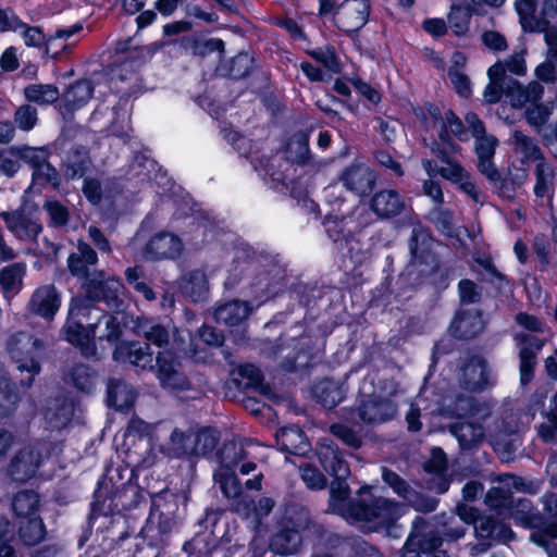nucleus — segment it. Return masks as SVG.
Returning a JSON list of instances; mask_svg holds the SVG:
<instances>
[{
  "mask_svg": "<svg viewBox=\"0 0 557 557\" xmlns=\"http://www.w3.org/2000/svg\"><path fill=\"white\" fill-rule=\"evenodd\" d=\"M127 456L133 467H150L153 462L149 444L141 437L135 444L134 449L128 450Z\"/></svg>",
  "mask_w": 557,
  "mask_h": 557,
  "instance_id": "nucleus-61",
  "label": "nucleus"
},
{
  "mask_svg": "<svg viewBox=\"0 0 557 557\" xmlns=\"http://www.w3.org/2000/svg\"><path fill=\"white\" fill-rule=\"evenodd\" d=\"M128 42H119L116 45V52L125 53L128 52V57L125 61L115 65L112 69V79H119L121 82L131 79L136 74V70L145 62L148 50L146 48L129 50Z\"/></svg>",
  "mask_w": 557,
  "mask_h": 557,
  "instance_id": "nucleus-27",
  "label": "nucleus"
},
{
  "mask_svg": "<svg viewBox=\"0 0 557 557\" xmlns=\"http://www.w3.org/2000/svg\"><path fill=\"white\" fill-rule=\"evenodd\" d=\"M458 515L462 521L473 522L476 540L488 541L494 544L496 542H509L515 537L512 530L507 524L492 517H476V510L471 507L459 506Z\"/></svg>",
  "mask_w": 557,
  "mask_h": 557,
  "instance_id": "nucleus-9",
  "label": "nucleus"
},
{
  "mask_svg": "<svg viewBox=\"0 0 557 557\" xmlns=\"http://www.w3.org/2000/svg\"><path fill=\"white\" fill-rule=\"evenodd\" d=\"M46 349L47 344L42 338L26 331H17L7 338L5 350L22 376V385L30 386L40 373Z\"/></svg>",
  "mask_w": 557,
  "mask_h": 557,
  "instance_id": "nucleus-4",
  "label": "nucleus"
},
{
  "mask_svg": "<svg viewBox=\"0 0 557 557\" xmlns=\"http://www.w3.org/2000/svg\"><path fill=\"white\" fill-rule=\"evenodd\" d=\"M483 330V321L478 311H460L450 325L451 334L460 339L476 336Z\"/></svg>",
  "mask_w": 557,
  "mask_h": 557,
  "instance_id": "nucleus-33",
  "label": "nucleus"
},
{
  "mask_svg": "<svg viewBox=\"0 0 557 557\" xmlns=\"http://www.w3.org/2000/svg\"><path fill=\"white\" fill-rule=\"evenodd\" d=\"M354 413L360 423L379 425L393 420L397 414V405L387 397L376 394H360Z\"/></svg>",
  "mask_w": 557,
  "mask_h": 557,
  "instance_id": "nucleus-6",
  "label": "nucleus"
},
{
  "mask_svg": "<svg viewBox=\"0 0 557 557\" xmlns=\"http://www.w3.org/2000/svg\"><path fill=\"white\" fill-rule=\"evenodd\" d=\"M86 295L95 302L106 301L108 305L115 304L120 283L113 278H106L103 272H99L84 284Z\"/></svg>",
  "mask_w": 557,
  "mask_h": 557,
  "instance_id": "nucleus-26",
  "label": "nucleus"
},
{
  "mask_svg": "<svg viewBox=\"0 0 557 557\" xmlns=\"http://www.w3.org/2000/svg\"><path fill=\"white\" fill-rule=\"evenodd\" d=\"M557 524H549L543 531H534L530 535V540L539 546L545 548L548 557H557Z\"/></svg>",
  "mask_w": 557,
  "mask_h": 557,
  "instance_id": "nucleus-58",
  "label": "nucleus"
},
{
  "mask_svg": "<svg viewBox=\"0 0 557 557\" xmlns=\"http://www.w3.org/2000/svg\"><path fill=\"white\" fill-rule=\"evenodd\" d=\"M91 160L85 146H73L66 153L62 169L66 180L83 177L90 169Z\"/></svg>",
  "mask_w": 557,
  "mask_h": 557,
  "instance_id": "nucleus-31",
  "label": "nucleus"
},
{
  "mask_svg": "<svg viewBox=\"0 0 557 557\" xmlns=\"http://www.w3.org/2000/svg\"><path fill=\"white\" fill-rule=\"evenodd\" d=\"M507 86L506 99L512 108L522 109L527 104L540 102L544 95V86L537 81H532L528 85H522L517 79L510 77Z\"/></svg>",
  "mask_w": 557,
  "mask_h": 557,
  "instance_id": "nucleus-24",
  "label": "nucleus"
},
{
  "mask_svg": "<svg viewBox=\"0 0 557 557\" xmlns=\"http://www.w3.org/2000/svg\"><path fill=\"white\" fill-rule=\"evenodd\" d=\"M74 406L70 400L55 399L45 411V419L51 429L60 430L72 420Z\"/></svg>",
  "mask_w": 557,
  "mask_h": 557,
  "instance_id": "nucleus-42",
  "label": "nucleus"
},
{
  "mask_svg": "<svg viewBox=\"0 0 557 557\" xmlns=\"http://www.w3.org/2000/svg\"><path fill=\"white\" fill-rule=\"evenodd\" d=\"M97 262L98 256L94 248L87 243L78 240L76 251L67 258V268L72 275L85 278L88 282L89 277L99 273L90 271V268L95 267Z\"/></svg>",
  "mask_w": 557,
  "mask_h": 557,
  "instance_id": "nucleus-25",
  "label": "nucleus"
},
{
  "mask_svg": "<svg viewBox=\"0 0 557 557\" xmlns=\"http://www.w3.org/2000/svg\"><path fill=\"white\" fill-rule=\"evenodd\" d=\"M284 157L286 161L294 164H308L312 158L309 149V135L305 132L294 134L286 143Z\"/></svg>",
  "mask_w": 557,
  "mask_h": 557,
  "instance_id": "nucleus-35",
  "label": "nucleus"
},
{
  "mask_svg": "<svg viewBox=\"0 0 557 557\" xmlns=\"http://www.w3.org/2000/svg\"><path fill=\"white\" fill-rule=\"evenodd\" d=\"M175 500H169L166 494L157 495L152 500L150 522L157 519V527L161 535H168L176 524L173 508Z\"/></svg>",
  "mask_w": 557,
  "mask_h": 557,
  "instance_id": "nucleus-30",
  "label": "nucleus"
},
{
  "mask_svg": "<svg viewBox=\"0 0 557 557\" xmlns=\"http://www.w3.org/2000/svg\"><path fill=\"white\" fill-rule=\"evenodd\" d=\"M116 361L129 362L143 370H154L153 354L147 343L127 342L121 343L113 351Z\"/></svg>",
  "mask_w": 557,
  "mask_h": 557,
  "instance_id": "nucleus-22",
  "label": "nucleus"
},
{
  "mask_svg": "<svg viewBox=\"0 0 557 557\" xmlns=\"http://www.w3.org/2000/svg\"><path fill=\"white\" fill-rule=\"evenodd\" d=\"M472 14L474 12L470 3L451 5L448 23L457 36L463 35L468 30Z\"/></svg>",
  "mask_w": 557,
  "mask_h": 557,
  "instance_id": "nucleus-53",
  "label": "nucleus"
},
{
  "mask_svg": "<svg viewBox=\"0 0 557 557\" xmlns=\"http://www.w3.org/2000/svg\"><path fill=\"white\" fill-rule=\"evenodd\" d=\"M443 539L430 521L417 517L399 557H422L442 545Z\"/></svg>",
  "mask_w": 557,
  "mask_h": 557,
  "instance_id": "nucleus-8",
  "label": "nucleus"
},
{
  "mask_svg": "<svg viewBox=\"0 0 557 557\" xmlns=\"http://www.w3.org/2000/svg\"><path fill=\"white\" fill-rule=\"evenodd\" d=\"M430 221L444 234H449L454 227V214L442 206L433 207L429 212Z\"/></svg>",
  "mask_w": 557,
  "mask_h": 557,
  "instance_id": "nucleus-63",
  "label": "nucleus"
},
{
  "mask_svg": "<svg viewBox=\"0 0 557 557\" xmlns=\"http://www.w3.org/2000/svg\"><path fill=\"white\" fill-rule=\"evenodd\" d=\"M300 515L304 520L297 523V528L284 527L272 536L270 548L273 553L278 555H292L298 552L302 542L299 529H307L311 523L306 509H301Z\"/></svg>",
  "mask_w": 557,
  "mask_h": 557,
  "instance_id": "nucleus-19",
  "label": "nucleus"
},
{
  "mask_svg": "<svg viewBox=\"0 0 557 557\" xmlns=\"http://www.w3.org/2000/svg\"><path fill=\"white\" fill-rule=\"evenodd\" d=\"M376 174L364 163H354L344 169L339 181L357 196H367L372 191L376 183Z\"/></svg>",
  "mask_w": 557,
  "mask_h": 557,
  "instance_id": "nucleus-17",
  "label": "nucleus"
},
{
  "mask_svg": "<svg viewBox=\"0 0 557 557\" xmlns=\"http://www.w3.org/2000/svg\"><path fill=\"white\" fill-rule=\"evenodd\" d=\"M512 490L536 493L533 483L525 484L522 478L506 473L499 476L498 485L493 486L486 494V503L492 508H505L512 504Z\"/></svg>",
  "mask_w": 557,
  "mask_h": 557,
  "instance_id": "nucleus-15",
  "label": "nucleus"
},
{
  "mask_svg": "<svg viewBox=\"0 0 557 557\" xmlns=\"http://www.w3.org/2000/svg\"><path fill=\"white\" fill-rule=\"evenodd\" d=\"M61 305V294L52 284L39 286L32 294L27 311L45 320H52Z\"/></svg>",
  "mask_w": 557,
  "mask_h": 557,
  "instance_id": "nucleus-18",
  "label": "nucleus"
},
{
  "mask_svg": "<svg viewBox=\"0 0 557 557\" xmlns=\"http://www.w3.org/2000/svg\"><path fill=\"white\" fill-rule=\"evenodd\" d=\"M38 121L37 109L30 104H23L18 107L14 113V122L22 131L33 129Z\"/></svg>",
  "mask_w": 557,
  "mask_h": 557,
  "instance_id": "nucleus-64",
  "label": "nucleus"
},
{
  "mask_svg": "<svg viewBox=\"0 0 557 557\" xmlns=\"http://www.w3.org/2000/svg\"><path fill=\"white\" fill-rule=\"evenodd\" d=\"M94 85L89 79H79L69 87L63 96L62 110L72 114L75 110L85 106L91 98Z\"/></svg>",
  "mask_w": 557,
  "mask_h": 557,
  "instance_id": "nucleus-34",
  "label": "nucleus"
},
{
  "mask_svg": "<svg viewBox=\"0 0 557 557\" xmlns=\"http://www.w3.org/2000/svg\"><path fill=\"white\" fill-rule=\"evenodd\" d=\"M26 263L15 262L0 271V285L7 297L16 295L23 287Z\"/></svg>",
  "mask_w": 557,
  "mask_h": 557,
  "instance_id": "nucleus-40",
  "label": "nucleus"
},
{
  "mask_svg": "<svg viewBox=\"0 0 557 557\" xmlns=\"http://www.w3.org/2000/svg\"><path fill=\"white\" fill-rule=\"evenodd\" d=\"M102 317L104 311L98 308L87 295L72 299L69 318L63 329L64 336L87 358L97 355L95 330L102 321Z\"/></svg>",
  "mask_w": 557,
  "mask_h": 557,
  "instance_id": "nucleus-2",
  "label": "nucleus"
},
{
  "mask_svg": "<svg viewBox=\"0 0 557 557\" xmlns=\"http://www.w3.org/2000/svg\"><path fill=\"white\" fill-rule=\"evenodd\" d=\"M44 460L42 449L38 443L21 446L10 458L5 473L15 482L24 483L34 478Z\"/></svg>",
  "mask_w": 557,
  "mask_h": 557,
  "instance_id": "nucleus-7",
  "label": "nucleus"
},
{
  "mask_svg": "<svg viewBox=\"0 0 557 557\" xmlns=\"http://www.w3.org/2000/svg\"><path fill=\"white\" fill-rule=\"evenodd\" d=\"M24 97L29 102L38 104H50L60 97L57 86L51 84H30L24 88Z\"/></svg>",
  "mask_w": 557,
  "mask_h": 557,
  "instance_id": "nucleus-49",
  "label": "nucleus"
},
{
  "mask_svg": "<svg viewBox=\"0 0 557 557\" xmlns=\"http://www.w3.org/2000/svg\"><path fill=\"white\" fill-rule=\"evenodd\" d=\"M182 292L193 301H201L206 298L209 286L207 276L201 270H193L182 277Z\"/></svg>",
  "mask_w": 557,
  "mask_h": 557,
  "instance_id": "nucleus-39",
  "label": "nucleus"
},
{
  "mask_svg": "<svg viewBox=\"0 0 557 557\" xmlns=\"http://www.w3.org/2000/svg\"><path fill=\"white\" fill-rule=\"evenodd\" d=\"M32 181L34 185H50L53 188H58L61 184V175L48 159L35 171H32Z\"/></svg>",
  "mask_w": 557,
  "mask_h": 557,
  "instance_id": "nucleus-57",
  "label": "nucleus"
},
{
  "mask_svg": "<svg viewBox=\"0 0 557 557\" xmlns=\"http://www.w3.org/2000/svg\"><path fill=\"white\" fill-rule=\"evenodd\" d=\"M67 379L78 391L91 393L96 387L97 373L86 364L76 363L69 370Z\"/></svg>",
  "mask_w": 557,
  "mask_h": 557,
  "instance_id": "nucleus-48",
  "label": "nucleus"
},
{
  "mask_svg": "<svg viewBox=\"0 0 557 557\" xmlns=\"http://www.w3.org/2000/svg\"><path fill=\"white\" fill-rule=\"evenodd\" d=\"M12 507L15 515L20 518L29 519L38 517L39 496L32 490H23L15 494Z\"/></svg>",
  "mask_w": 557,
  "mask_h": 557,
  "instance_id": "nucleus-45",
  "label": "nucleus"
},
{
  "mask_svg": "<svg viewBox=\"0 0 557 557\" xmlns=\"http://www.w3.org/2000/svg\"><path fill=\"white\" fill-rule=\"evenodd\" d=\"M184 249L182 239L170 232H159L150 237L141 249L147 261L177 259Z\"/></svg>",
  "mask_w": 557,
  "mask_h": 557,
  "instance_id": "nucleus-12",
  "label": "nucleus"
},
{
  "mask_svg": "<svg viewBox=\"0 0 557 557\" xmlns=\"http://www.w3.org/2000/svg\"><path fill=\"white\" fill-rule=\"evenodd\" d=\"M511 516L513 519L527 528H536L542 522V517L528 498H518L512 502Z\"/></svg>",
  "mask_w": 557,
  "mask_h": 557,
  "instance_id": "nucleus-47",
  "label": "nucleus"
},
{
  "mask_svg": "<svg viewBox=\"0 0 557 557\" xmlns=\"http://www.w3.org/2000/svg\"><path fill=\"white\" fill-rule=\"evenodd\" d=\"M50 224L55 227L65 226L70 220V210L61 201L55 199H47L44 203Z\"/></svg>",
  "mask_w": 557,
  "mask_h": 557,
  "instance_id": "nucleus-59",
  "label": "nucleus"
},
{
  "mask_svg": "<svg viewBox=\"0 0 557 557\" xmlns=\"http://www.w3.org/2000/svg\"><path fill=\"white\" fill-rule=\"evenodd\" d=\"M154 360V370L163 387L181 391L189 387V382L181 371V363L173 351H159Z\"/></svg>",
  "mask_w": 557,
  "mask_h": 557,
  "instance_id": "nucleus-14",
  "label": "nucleus"
},
{
  "mask_svg": "<svg viewBox=\"0 0 557 557\" xmlns=\"http://www.w3.org/2000/svg\"><path fill=\"white\" fill-rule=\"evenodd\" d=\"M8 231L18 240L35 242L42 231L38 218L25 208L0 213Z\"/></svg>",
  "mask_w": 557,
  "mask_h": 557,
  "instance_id": "nucleus-11",
  "label": "nucleus"
},
{
  "mask_svg": "<svg viewBox=\"0 0 557 557\" xmlns=\"http://www.w3.org/2000/svg\"><path fill=\"white\" fill-rule=\"evenodd\" d=\"M18 534L25 545L34 546L41 542L46 535V529L41 518L34 517L26 519L20 525Z\"/></svg>",
  "mask_w": 557,
  "mask_h": 557,
  "instance_id": "nucleus-52",
  "label": "nucleus"
},
{
  "mask_svg": "<svg viewBox=\"0 0 557 557\" xmlns=\"http://www.w3.org/2000/svg\"><path fill=\"white\" fill-rule=\"evenodd\" d=\"M370 209L379 219L387 220L401 214L406 209V201L396 189L386 188L372 196Z\"/></svg>",
  "mask_w": 557,
  "mask_h": 557,
  "instance_id": "nucleus-23",
  "label": "nucleus"
},
{
  "mask_svg": "<svg viewBox=\"0 0 557 557\" xmlns=\"http://www.w3.org/2000/svg\"><path fill=\"white\" fill-rule=\"evenodd\" d=\"M515 341L519 348V370L520 382L522 385L530 383L534 376V367L536 364V356L542 349L544 343L535 335L527 333H517Z\"/></svg>",
  "mask_w": 557,
  "mask_h": 557,
  "instance_id": "nucleus-16",
  "label": "nucleus"
},
{
  "mask_svg": "<svg viewBox=\"0 0 557 557\" xmlns=\"http://www.w3.org/2000/svg\"><path fill=\"white\" fill-rule=\"evenodd\" d=\"M509 143L513 152L521 157L520 161L522 164L530 162L537 163L546 159L537 140L522 131L515 129L510 136Z\"/></svg>",
  "mask_w": 557,
  "mask_h": 557,
  "instance_id": "nucleus-28",
  "label": "nucleus"
},
{
  "mask_svg": "<svg viewBox=\"0 0 557 557\" xmlns=\"http://www.w3.org/2000/svg\"><path fill=\"white\" fill-rule=\"evenodd\" d=\"M135 400L133 387L120 379L108 382V404L116 410H128Z\"/></svg>",
  "mask_w": 557,
  "mask_h": 557,
  "instance_id": "nucleus-38",
  "label": "nucleus"
},
{
  "mask_svg": "<svg viewBox=\"0 0 557 557\" xmlns=\"http://www.w3.org/2000/svg\"><path fill=\"white\" fill-rule=\"evenodd\" d=\"M21 396L8 377L0 376V420L10 418L16 411Z\"/></svg>",
  "mask_w": 557,
  "mask_h": 557,
  "instance_id": "nucleus-44",
  "label": "nucleus"
},
{
  "mask_svg": "<svg viewBox=\"0 0 557 557\" xmlns=\"http://www.w3.org/2000/svg\"><path fill=\"white\" fill-rule=\"evenodd\" d=\"M325 230L334 243L337 244L339 250H344V246L348 251L352 249L354 238L350 230H346L347 221L344 215H327L325 219Z\"/></svg>",
  "mask_w": 557,
  "mask_h": 557,
  "instance_id": "nucleus-41",
  "label": "nucleus"
},
{
  "mask_svg": "<svg viewBox=\"0 0 557 557\" xmlns=\"http://www.w3.org/2000/svg\"><path fill=\"white\" fill-rule=\"evenodd\" d=\"M459 384L469 392H480L494 383L487 361L480 356H471L460 367Z\"/></svg>",
  "mask_w": 557,
  "mask_h": 557,
  "instance_id": "nucleus-13",
  "label": "nucleus"
},
{
  "mask_svg": "<svg viewBox=\"0 0 557 557\" xmlns=\"http://www.w3.org/2000/svg\"><path fill=\"white\" fill-rule=\"evenodd\" d=\"M466 121L475 139L474 150L478 158L479 172L488 181L494 193L502 198L512 199L522 181L503 177L496 168L493 159L498 145L497 138L494 135L486 134L485 126L476 114L469 113L466 116ZM523 178H525V174L522 175L521 180Z\"/></svg>",
  "mask_w": 557,
  "mask_h": 557,
  "instance_id": "nucleus-1",
  "label": "nucleus"
},
{
  "mask_svg": "<svg viewBox=\"0 0 557 557\" xmlns=\"http://www.w3.org/2000/svg\"><path fill=\"white\" fill-rule=\"evenodd\" d=\"M495 450L500 455L505 461H510L512 455L519 447V440L517 436H506L502 433H495L492 438Z\"/></svg>",
  "mask_w": 557,
  "mask_h": 557,
  "instance_id": "nucleus-60",
  "label": "nucleus"
},
{
  "mask_svg": "<svg viewBox=\"0 0 557 557\" xmlns=\"http://www.w3.org/2000/svg\"><path fill=\"white\" fill-rule=\"evenodd\" d=\"M317 455L323 469L334 479H347L350 469L343 453L330 440H322L317 447Z\"/></svg>",
  "mask_w": 557,
  "mask_h": 557,
  "instance_id": "nucleus-21",
  "label": "nucleus"
},
{
  "mask_svg": "<svg viewBox=\"0 0 557 557\" xmlns=\"http://www.w3.org/2000/svg\"><path fill=\"white\" fill-rule=\"evenodd\" d=\"M219 443L215 431L210 429L193 433L191 455L206 456L211 454Z\"/></svg>",
  "mask_w": 557,
  "mask_h": 557,
  "instance_id": "nucleus-55",
  "label": "nucleus"
},
{
  "mask_svg": "<svg viewBox=\"0 0 557 557\" xmlns=\"http://www.w3.org/2000/svg\"><path fill=\"white\" fill-rule=\"evenodd\" d=\"M406 512V506L385 497L352 499L343 508V517L350 522H363L370 530H397L396 522Z\"/></svg>",
  "mask_w": 557,
  "mask_h": 557,
  "instance_id": "nucleus-3",
  "label": "nucleus"
},
{
  "mask_svg": "<svg viewBox=\"0 0 557 557\" xmlns=\"http://www.w3.org/2000/svg\"><path fill=\"white\" fill-rule=\"evenodd\" d=\"M278 438L282 449L290 454H304L308 447L304 432L297 428L282 429Z\"/></svg>",
  "mask_w": 557,
  "mask_h": 557,
  "instance_id": "nucleus-50",
  "label": "nucleus"
},
{
  "mask_svg": "<svg viewBox=\"0 0 557 557\" xmlns=\"http://www.w3.org/2000/svg\"><path fill=\"white\" fill-rule=\"evenodd\" d=\"M250 313L247 302L233 300L215 309L214 318L219 323L225 325H237L244 321Z\"/></svg>",
  "mask_w": 557,
  "mask_h": 557,
  "instance_id": "nucleus-43",
  "label": "nucleus"
},
{
  "mask_svg": "<svg viewBox=\"0 0 557 557\" xmlns=\"http://www.w3.org/2000/svg\"><path fill=\"white\" fill-rule=\"evenodd\" d=\"M11 153L27 163L33 171L49 159V150L46 147H30L26 145L14 146Z\"/></svg>",
  "mask_w": 557,
  "mask_h": 557,
  "instance_id": "nucleus-51",
  "label": "nucleus"
},
{
  "mask_svg": "<svg viewBox=\"0 0 557 557\" xmlns=\"http://www.w3.org/2000/svg\"><path fill=\"white\" fill-rule=\"evenodd\" d=\"M369 13V0H345L341 3L335 24L345 32H355L366 25Z\"/></svg>",
  "mask_w": 557,
  "mask_h": 557,
  "instance_id": "nucleus-20",
  "label": "nucleus"
},
{
  "mask_svg": "<svg viewBox=\"0 0 557 557\" xmlns=\"http://www.w3.org/2000/svg\"><path fill=\"white\" fill-rule=\"evenodd\" d=\"M449 432L457 438L459 446L462 450H471L479 446L484 437V428L479 422L473 421H458L451 423Z\"/></svg>",
  "mask_w": 557,
  "mask_h": 557,
  "instance_id": "nucleus-29",
  "label": "nucleus"
},
{
  "mask_svg": "<svg viewBox=\"0 0 557 557\" xmlns=\"http://www.w3.org/2000/svg\"><path fill=\"white\" fill-rule=\"evenodd\" d=\"M257 448L258 446L249 441L225 443L220 454V469L233 470L242 461L255 458L253 450Z\"/></svg>",
  "mask_w": 557,
  "mask_h": 557,
  "instance_id": "nucleus-32",
  "label": "nucleus"
},
{
  "mask_svg": "<svg viewBox=\"0 0 557 557\" xmlns=\"http://www.w3.org/2000/svg\"><path fill=\"white\" fill-rule=\"evenodd\" d=\"M534 194L537 198L552 199L555 189V168L547 159L535 163Z\"/></svg>",
  "mask_w": 557,
  "mask_h": 557,
  "instance_id": "nucleus-36",
  "label": "nucleus"
},
{
  "mask_svg": "<svg viewBox=\"0 0 557 557\" xmlns=\"http://www.w3.org/2000/svg\"><path fill=\"white\" fill-rule=\"evenodd\" d=\"M214 480L226 498L235 499L242 494L240 481L233 470L219 469L214 473Z\"/></svg>",
  "mask_w": 557,
  "mask_h": 557,
  "instance_id": "nucleus-54",
  "label": "nucleus"
},
{
  "mask_svg": "<svg viewBox=\"0 0 557 557\" xmlns=\"http://www.w3.org/2000/svg\"><path fill=\"white\" fill-rule=\"evenodd\" d=\"M537 435L545 443L557 444V413L546 412L543 421L537 425Z\"/></svg>",
  "mask_w": 557,
  "mask_h": 557,
  "instance_id": "nucleus-62",
  "label": "nucleus"
},
{
  "mask_svg": "<svg viewBox=\"0 0 557 557\" xmlns=\"http://www.w3.org/2000/svg\"><path fill=\"white\" fill-rule=\"evenodd\" d=\"M349 486L346 479H335L330 487V508L332 511L339 512L343 516V508L352 499L347 500L349 497Z\"/></svg>",
  "mask_w": 557,
  "mask_h": 557,
  "instance_id": "nucleus-56",
  "label": "nucleus"
},
{
  "mask_svg": "<svg viewBox=\"0 0 557 557\" xmlns=\"http://www.w3.org/2000/svg\"><path fill=\"white\" fill-rule=\"evenodd\" d=\"M132 330L138 336H143L148 342L158 347H165L173 338V348L184 349L185 338L178 330L170 322H162L159 319L137 317L132 320Z\"/></svg>",
  "mask_w": 557,
  "mask_h": 557,
  "instance_id": "nucleus-5",
  "label": "nucleus"
},
{
  "mask_svg": "<svg viewBox=\"0 0 557 557\" xmlns=\"http://www.w3.org/2000/svg\"><path fill=\"white\" fill-rule=\"evenodd\" d=\"M382 479L384 483L387 484L398 497L406 500L417 511L432 512L436 509L438 504L436 498L423 495L422 493L418 492L398 473L383 467Z\"/></svg>",
  "mask_w": 557,
  "mask_h": 557,
  "instance_id": "nucleus-10",
  "label": "nucleus"
},
{
  "mask_svg": "<svg viewBox=\"0 0 557 557\" xmlns=\"http://www.w3.org/2000/svg\"><path fill=\"white\" fill-rule=\"evenodd\" d=\"M487 75L490 84L485 87L483 97L487 103H496L503 96L507 97V86L509 85L510 76L504 74L500 64H493L488 69Z\"/></svg>",
  "mask_w": 557,
  "mask_h": 557,
  "instance_id": "nucleus-37",
  "label": "nucleus"
},
{
  "mask_svg": "<svg viewBox=\"0 0 557 557\" xmlns=\"http://www.w3.org/2000/svg\"><path fill=\"white\" fill-rule=\"evenodd\" d=\"M313 395L325 408H334L344 398L342 387L334 381L324 380L313 387Z\"/></svg>",
  "mask_w": 557,
  "mask_h": 557,
  "instance_id": "nucleus-46",
  "label": "nucleus"
}]
</instances>
